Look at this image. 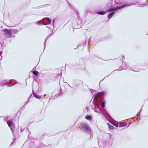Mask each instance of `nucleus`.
I'll list each match as a JSON object with an SVG mask.
<instances>
[{
	"mask_svg": "<svg viewBox=\"0 0 148 148\" xmlns=\"http://www.w3.org/2000/svg\"><path fill=\"white\" fill-rule=\"evenodd\" d=\"M124 58V56L123 55H122V60H123V58Z\"/></svg>",
	"mask_w": 148,
	"mask_h": 148,
	"instance_id": "27",
	"label": "nucleus"
},
{
	"mask_svg": "<svg viewBox=\"0 0 148 148\" xmlns=\"http://www.w3.org/2000/svg\"><path fill=\"white\" fill-rule=\"evenodd\" d=\"M121 66V68L120 67L118 69L119 70V71H121L123 69H127V68L128 67V65L123 60V61L122 64Z\"/></svg>",
	"mask_w": 148,
	"mask_h": 148,
	"instance_id": "9",
	"label": "nucleus"
},
{
	"mask_svg": "<svg viewBox=\"0 0 148 148\" xmlns=\"http://www.w3.org/2000/svg\"><path fill=\"white\" fill-rule=\"evenodd\" d=\"M107 125H108L109 128L111 130H113L114 129V127L111 125H110L109 123H107Z\"/></svg>",
	"mask_w": 148,
	"mask_h": 148,
	"instance_id": "16",
	"label": "nucleus"
},
{
	"mask_svg": "<svg viewBox=\"0 0 148 148\" xmlns=\"http://www.w3.org/2000/svg\"><path fill=\"white\" fill-rule=\"evenodd\" d=\"M47 5H48V4H45V5H42V6H40V8H41L42 6H44V7H45L46 6H47Z\"/></svg>",
	"mask_w": 148,
	"mask_h": 148,
	"instance_id": "23",
	"label": "nucleus"
},
{
	"mask_svg": "<svg viewBox=\"0 0 148 148\" xmlns=\"http://www.w3.org/2000/svg\"><path fill=\"white\" fill-rule=\"evenodd\" d=\"M107 92L105 91L102 92H98L95 95L92 99L93 105L91 107L92 109L94 110L95 112L99 113H101L105 117L111 122L112 118L107 112V111L103 109L105 106V102L104 100V96L106 95Z\"/></svg>",
	"mask_w": 148,
	"mask_h": 148,
	"instance_id": "1",
	"label": "nucleus"
},
{
	"mask_svg": "<svg viewBox=\"0 0 148 148\" xmlns=\"http://www.w3.org/2000/svg\"><path fill=\"white\" fill-rule=\"evenodd\" d=\"M46 95V94H45L43 96H42V97H44Z\"/></svg>",
	"mask_w": 148,
	"mask_h": 148,
	"instance_id": "29",
	"label": "nucleus"
},
{
	"mask_svg": "<svg viewBox=\"0 0 148 148\" xmlns=\"http://www.w3.org/2000/svg\"><path fill=\"white\" fill-rule=\"evenodd\" d=\"M82 129L83 131L85 133H89L90 132V130L89 126L86 123H81Z\"/></svg>",
	"mask_w": 148,
	"mask_h": 148,
	"instance_id": "5",
	"label": "nucleus"
},
{
	"mask_svg": "<svg viewBox=\"0 0 148 148\" xmlns=\"http://www.w3.org/2000/svg\"><path fill=\"white\" fill-rule=\"evenodd\" d=\"M47 27H48V28H49V26H47Z\"/></svg>",
	"mask_w": 148,
	"mask_h": 148,
	"instance_id": "32",
	"label": "nucleus"
},
{
	"mask_svg": "<svg viewBox=\"0 0 148 148\" xmlns=\"http://www.w3.org/2000/svg\"><path fill=\"white\" fill-rule=\"evenodd\" d=\"M72 25L73 27L75 29H79L82 27L81 21L77 17L73 20Z\"/></svg>",
	"mask_w": 148,
	"mask_h": 148,
	"instance_id": "3",
	"label": "nucleus"
},
{
	"mask_svg": "<svg viewBox=\"0 0 148 148\" xmlns=\"http://www.w3.org/2000/svg\"><path fill=\"white\" fill-rule=\"evenodd\" d=\"M141 5H143V4H141Z\"/></svg>",
	"mask_w": 148,
	"mask_h": 148,
	"instance_id": "36",
	"label": "nucleus"
},
{
	"mask_svg": "<svg viewBox=\"0 0 148 148\" xmlns=\"http://www.w3.org/2000/svg\"><path fill=\"white\" fill-rule=\"evenodd\" d=\"M127 124L126 122H122L120 123L119 124V127H122L125 126Z\"/></svg>",
	"mask_w": 148,
	"mask_h": 148,
	"instance_id": "13",
	"label": "nucleus"
},
{
	"mask_svg": "<svg viewBox=\"0 0 148 148\" xmlns=\"http://www.w3.org/2000/svg\"><path fill=\"white\" fill-rule=\"evenodd\" d=\"M113 1L112 0H110L108 3L106 4V6L107 7H111L113 5Z\"/></svg>",
	"mask_w": 148,
	"mask_h": 148,
	"instance_id": "10",
	"label": "nucleus"
},
{
	"mask_svg": "<svg viewBox=\"0 0 148 148\" xmlns=\"http://www.w3.org/2000/svg\"><path fill=\"white\" fill-rule=\"evenodd\" d=\"M70 8H71V9H72V10L73 9L71 7H70Z\"/></svg>",
	"mask_w": 148,
	"mask_h": 148,
	"instance_id": "38",
	"label": "nucleus"
},
{
	"mask_svg": "<svg viewBox=\"0 0 148 148\" xmlns=\"http://www.w3.org/2000/svg\"><path fill=\"white\" fill-rule=\"evenodd\" d=\"M86 118L87 120H90L92 119V116L90 115H88L86 116Z\"/></svg>",
	"mask_w": 148,
	"mask_h": 148,
	"instance_id": "17",
	"label": "nucleus"
},
{
	"mask_svg": "<svg viewBox=\"0 0 148 148\" xmlns=\"http://www.w3.org/2000/svg\"><path fill=\"white\" fill-rule=\"evenodd\" d=\"M12 82L11 83V84H12V85L10 86H9L7 85V86L8 87H11L12 86H13L14 84H16L17 83V82H16V81H12Z\"/></svg>",
	"mask_w": 148,
	"mask_h": 148,
	"instance_id": "15",
	"label": "nucleus"
},
{
	"mask_svg": "<svg viewBox=\"0 0 148 148\" xmlns=\"http://www.w3.org/2000/svg\"><path fill=\"white\" fill-rule=\"evenodd\" d=\"M67 3H68L70 5V3H69V2L68 1H67Z\"/></svg>",
	"mask_w": 148,
	"mask_h": 148,
	"instance_id": "31",
	"label": "nucleus"
},
{
	"mask_svg": "<svg viewBox=\"0 0 148 148\" xmlns=\"http://www.w3.org/2000/svg\"><path fill=\"white\" fill-rule=\"evenodd\" d=\"M73 10L76 13V14H77V15H77V16H79V13H78V12H77L75 10H74V9H73Z\"/></svg>",
	"mask_w": 148,
	"mask_h": 148,
	"instance_id": "21",
	"label": "nucleus"
},
{
	"mask_svg": "<svg viewBox=\"0 0 148 148\" xmlns=\"http://www.w3.org/2000/svg\"><path fill=\"white\" fill-rule=\"evenodd\" d=\"M39 88V87L38 82L36 81L33 82L32 86V92L38 91Z\"/></svg>",
	"mask_w": 148,
	"mask_h": 148,
	"instance_id": "8",
	"label": "nucleus"
},
{
	"mask_svg": "<svg viewBox=\"0 0 148 148\" xmlns=\"http://www.w3.org/2000/svg\"><path fill=\"white\" fill-rule=\"evenodd\" d=\"M7 123L10 129L12 134L13 135L15 136L14 131V129L15 128L14 124L12 121H7Z\"/></svg>",
	"mask_w": 148,
	"mask_h": 148,
	"instance_id": "7",
	"label": "nucleus"
},
{
	"mask_svg": "<svg viewBox=\"0 0 148 148\" xmlns=\"http://www.w3.org/2000/svg\"><path fill=\"white\" fill-rule=\"evenodd\" d=\"M51 23V20L48 18H45L42 20H40L36 22V24L38 25L42 24L43 25H49Z\"/></svg>",
	"mask_w": 148,
	"mask_h": 148,
	"instance_id": "4",
	"label": "nucleus"
},
{
	"mask_svg": "<svg viewBox=\"0 0 148 148\" xmlns=\"http://www.w3.org/2000/svg\"><path fill=\"white\" fill-rule=\"evenodd\" d=\"M4 32V34L6 35V37L8 38H11L12 36V33L11 30L6 29H3L2 30Z\"/></svg>",
	"mask_w": 148,
	"mask_h": 148,
	"instance_id": "6",
	"label": "nucleus"
},
{
	"mask_svg": "<svg viewBox=\"0 0 148 148\" xmlns=\"http://www.w3.org/2000/svg\"><path fill=\"white\" fill-rule=\"evenodd\" d=\"M18 32V30L17 29H15L14 30V34H16Z\"/></svg>",
	"mask_w": 148,
	"mask_h": 148,
	"instance_id": "19",
	"label": "nucleus"
},
{
	"mask_svg": "<svg viewBox=\"0 0 148 148\" xmlns=\"http://www.w3.org/2000/svg\"><path fill=\"white\" fill-rule=\"evenodd\" d=\"M129 123V125H130V122Z\"/></svg>",
	"mask_w": 148,
	"mask_h": 148,
	"instance_id": "34",
	"label": "nucleus"
},
{
	"mask_svg": "<svg viewBox=\"0 0 148 148\" xmlns=\"http://www.w3.org/2000/svg\"><path fill=\"white\" fill-rule=\"evenodd\" d=\"M51 36V35H50V34L48 35L47 37V39H48V38H49L50 37V36Z\"/></svg>",
	"mask_w": 148,
	"mask_h": 148,
	"instance_id": "22",
	"label": "nucleus"
},
{
	"mask_svg": "<svg viewBox=\"0 0 148 148\" xmlns=\"http://www.w3.org/2000/svg\"><path fill=\"white\" fill-rule=\"evenodd\" d=\"M19 127L20 128H21V132H22V129H21V126H20V127Z\"/></svg>",
	"mask_w": 148,
	"mask_h": 148,
	"instance_id": "28",
	"label": "nucleus"
},
{
	"mask_svg": "<svg viewBox=\"0 0 148 148\" xmlns=\"http://www.w3.org/2000/svg\"><path fill=\"white\" fill-rule=\"evenodd\" d=\"M98 143H99V140H98Z\"/></svg>",
	"mask_w": 148,
	"mask_h": 148,
	"instance_id": "35",
	"label": "nucleus"
},
{
	"mask_svg": "<svg viewBox=\"0 0 148 148\" xmlns=\"http://www.w3.org/2000/svg\"><path fill=\"white\" fill-rule=\"evenodd\" d=\"M33 95H34V97L36 98H37V99H39L42 97V95L41 96H40L39 95H37L36 93H35L34 92H33Z\"/></svg>",
	"mask_w": 148,
	"mask_h": 148,
	"instance_id": "11",
	"label": "nucleus"
},
{
	"mask_svg": "<svg viewBox=\"0 0 148 148\" xmlns=\"http://www.w3.org/2000/svg\"><path fill=\"white\" fill-rule=\"evenodd\" d=\"M32 71V72L33 74L35 75V76H38L39 73L38 71L35 70H34L33 71Z\"/></svg>",
	"mask_w": 148,
	"mask_h": 148,
	"instance_id": "14",
	"label": "nucleus"
},
{
	"mask_svg": "<svg viewBox=\"0 0 148 148\" xmlns=\"http://www.w3.org/2000/svg\"><path fill=\"white\" fill-rule=\"evenodd\" d=\"M13 141L12 142V143H13Z\"/></svg>",
	"mask_w": 148,
	"mask_h": 148,
	"instance_id": "39",
	"label": "nucleus"
},
{
	"mask_svg": "<svg viewBox=\"0 0 148 148\" xmlns=\"http://www.w3.org/2000/svg\"><path fill=\"white\" fill-rule=\"evenodd\" d=\"M132 4H133V3H126L116 7H110L106 11H104L103 10L98 11L96 12L97 14H98L103 15L105 14H106V12H112L111 13L109 14L108 16V18L110 19L111 18L112 16L114 14L116 11L127 6H130Z\"/></svg>",
	"mask_w": 148,
	"mask_h": 148,
	"instance_id": "2",
	"label": "nucleus"
},
{
	"mask_svg": "<svg viewBox=\"0 0 148 148\" xmlns=\"http://www.w3.org/2000/svg\"><path fill=\"white\" fill-rule=\"evenodd\" d=\"M97 148V147H95V148Z\"/></svg>",
	"mask_w": 148,
	"mask_h": 148,
	"instance_id": "40",
	"label": "nucleus"
},
{
	"mask_svg": "<svg viewBox=\"0 0 148 148\" xmlns=\"http://www.w3.org/2000/svg\"><path fill=\"white\" fill-rule=\"evenodd\" d=\"M141 111H142V108H141V109H140V112H139L138 113V115H139V114H140V112H141Z\"/></svg>",
	"mask_w": 148,
	"mask_h": 148,
	"instance_id": "26",
	"label": "nucleus"
},
{
	"mask_svg": "<svg viewBox=\"0 0 148 148\" xmlns=\"http://www.w3.org/2000/svg\"><path fill=\"white\" fill-rule=\"evenodd\" d=\"M1 59H2V56L1 57V59H0L1 60Z\"/></svg>",
	"mask_w": 148,
	"mask_h": 148,
	"instance_id": "33",
	"label": "nucleus"
},
{
	"mask_svg": "<svg viewBox=\"0 0 148 148\" xmlns=\"http://www.w3.org/2000/svg\"><path fill=\"white\" fill-rule=\"evenodd\" d=\"M133 69V68H132L130 69V70H131V71H132Z\"/></svg>",
	"mask_w": 148,
	"mask_h": 148,
	"instance_id": "30",
	"label": "nucleus"
},
{
	"mask_svg": "<svg viewBox=\"0 0 148 148\" xmlns=\"http://www.w3.org/2000/svg\"><path fill=\"white\" fill-rule=\"evenodd\" d=\"M47 38H46L45 39V42H44V49H45V46H46V45H45V44H46V40L47 39Z\"/></svg>",
	"mask_w": 148,
	"mask_h": 148,
	"instance_id": "20",
	"label": "nucleus"
},
{
	"mask_svg": "<svg viewBox=\"0 0 148 148\" xmlns=\"http://www.w3.org/2000/svg\"><path fill=\"white\" fill-rule=\"evenodd\" d=\"M54 19H53V27H54Z\"/></svg>",
	"mask_w": 148,
	"mask_h": 148,
	"instance_id": "24",
	"label": "nucleus"
},
{
	"mask_svg": "<svg viewBox=\"0 0 148 148\" xmlns=\"http://www.w3.org/2000/svg\"><path fill=\"white\" fill-rule=\"evenodd\" d=\"M12 81H15V80L14 79H11L10 80H6V81H5L4 84H9L11 83L12 82Z\"/></svg>",
	"mask_w": 148,
	"mask_h": 148,
	"instance_id": "12",
	"label": "nucleus"
},
{
	"mask_svg": "<svg viewBox=\"0 0 148 148\" xmlns=\"http://www.w3.org/2000/svg\"><path fill=\"white\" fill-rule=\"evenodd\" d=\"M140 69H139L137 68H134L133 69L132 71L134 72H137L139 71Z\"/></svg>",
	"mask_w": 148,
	"mask_h": 148,
	"instance_id": "18",
	"label": "nucleus"
},
{
	"mask_svg": "<svg viewBox=\"0 0 148 148\" xmlns=\"http://www.w3.org/2000/svg\"><path fill=\"white\" fill-rule=\"evenodd\" d=\"M28 103H29V101H28H28H27V102H26V103H25V105H26V104H28Z\"/></svg>",
	"mask_w": 148,
	"mask_h": 148,
	"instance_id": "25",
	"label": "nucleus"
},
{
	"mask_svg": "<svg viewBox=\"0 0 148 148\" xmlns=\"http://www.w3.org/2000/svg\"><path fill=\"white\" fill-rule=\"evenodd\" d=\"M146 5V4H145V5Z\"/></svg>",
	"mask_w": 148,
	"mask_h": 148,
	"instance_id": "37",
	"label": "nucleus"
}]
</instances>
